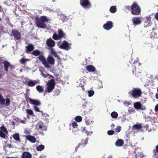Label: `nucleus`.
Masks as SVG:
<instances>
[{
	"instance_id": "17",
	"label": "nucleus",
	"mask_w": 158,
	"mask_h": 158,
	"mask_svg": "<svg viewBox=\"0 0 158 158\" xmlns=\"http://www.w3.org/2000/svg\"><path fill=\"white\" fill-rule=\"evenodd\" d=\"M132 22L134 26H137L140 24L142 22L140 18L134 17L132 19Z\"/></svg>"
},
{
	"instance_id": "16",
	"label": "nucleus",
	"mask_w": 158,
	"mask_h": 158,
	"mask_svg": "<svg viewBox=\"0 0 158 158\" xmlns=\"http://www.w3.org/2000/svg\"><path fill=\"white\" fill-rule=\"evenodd\" d=\"M113 27V23L111 21L107 22L106 23L103 25V27L106 30H109Z\"/></svg>"
},
{
	"instance_id": "30",
	"label": "nucleus",
	"mask_w": 158,
	"mask_h": 158,
	"mask_svg": "<svg viewBox=\"0 0 158 158\" xmlns=\"http://www.w3.org/2000/svg\"><path fill=\"white\" fill-rule=\"evenodd\" d=\"M44 145L41 144L38 146L36 148V149L38 151H41L44 149Z\"/></svg>"
},
{
	"instance_id": "60",
	"label": "nucleus",
	"mask_w": 158,
	"mask_h": 158,
	"mask_svg": "<svg viewBox=\"0 0 158 158\" xmlns=\"http://www.w3.org/2000/svg\"><path fill=\"white\" fill-rule=\"evenodd\" d=\"M137 61H135L134 62V64H137Z\"/></svg>"
},
{
	"instance_id": "2",
	"label": "nucleus",
	"mask_w": 158,
	"mask_h": 158,
	"mask_svg": "<svg viewBox=\"0 0 158 158\" xmlns=\"http://www.w3.org/2000/svg\"><path fill=\"white\" fill-rule=\"evenodd\" d=\"M51 19H49L46 16H42L40 18L38 17L36 18L35 23L38 27L44 29L47 27V25L45 22H48Z\"/></svg>"
},
{
	"instance_id": "50",
	"label": "nucleus",
	"mask_w": 158,
	"mask_h": 158,
	"mask_svg": "<svg viewBox=\"0 0 158 158\" xmlns=\"http://www.w3.org/2000/svg\"><path fill=\"white\" fill-rule=\"evenodd\" d=\"M6 147L9 148H13L12 145L10 144H7L6 145Z\"/></svg>"
},
{
	"instance_id": "14",
	"label": "nucleus",
	"mask_w": 158,
	"mask_h": 158,
	"mask_svg": "<svg viewBox=\"0 0 158 158\" xmlns=\"http://www.w3.org/2000/svg\"><path fill=\"white\" fill-rule=\"evenodd\" d=\"M134 107L137 110H145L146 108L145 106H142L141 104L139 102H137L134 104Z\"/></svg>"
},
{
	"instance_id": "42",
	"label": "nucleus",
	"mask_w": 158,
	"mask_h": 158,
	"mask_svg": "<svg viewBox=\"0 0 158 158\" xmlns=\"http://www.w3.org/2000/svg\"><path fill=\"white\" fill-rule=\"evenodd\" d=\"M121 127L120 126H118L115 128V130L116 132H119L121 130Z\"/></svg>"
},
{
	"instance_id": "6",
	"label": "nucleus",
	"mask_w": 158,
	"mask_h": 158,
	"mask_svg": "<svg viewBox=\"0 0 158 158\" xmlns=\"http://www.w3.org/2000/svg\"><path fill=\"white\" fill-rule=\"evenodd\" d=\"M58 34H57L56 33L53 34L52 38L54 40H58L61 39L62 38H65V34L63 32L61 29H58Z\"/></svg>"
},
{
	"instance_id": "41",
	"label": "nucleus",
	"mask_w": 158,
	"mask_h": 158,
	"mask_svg": "<svg viewBox=\"0 0 158 158\" xmlns=\"http://www.w3.org/2000/svg\"><path fill=\"white\" fill-rule=\"evenodd\" d=\"M72 126L73 128H75L77 127L78 125L76 122H74L72 124Z\"/></svg>"
},
{
	"instance_id": "5",
	"label": "nucleus",
	"mask_w": 158,
	"mask_h": 158,
	"mask_svg": "<svg viewBox=\"0 0 158 158\" xmlns=\"http://www.w3.org/2000/svg\"><path fill=\"white\" fill-rule=\"evenodd\" d=\"M131 13L134 15H139L141 12V9L136 2L133 3L131 6Z\"/></svg>"
},
{
	"instance_id": "25",
	"label": "nucleus",
	"mask_w": 158,
	"mask_h": 158,
	"mask_svg": "<svg viewBox=\"0 0 158 158\" xmlns=\"http://www.w3.org/2000/svg\"><path fill=\"white\" fill-rule=\"evenodd\" d=\"M142 128V126L141 124H135L133 126V130H140Z\"/></svg>"
},
{
	"instance_id": "27",
	"label": "nucleus",
	"mask_w": 158,
	"mask_h": 158,
	"mask_svg": "<svg viewBox=\"0 0 158 158\" xmlns=\"http://www.w3.org/2000/svg\"><path fill=\"white\" fill-rule=\"evenodd\" d=\"M37 83L36 81H30L27 83V85L29 86L32 87L35 85Z\"/></svg>"
},
{
	"instance_id": "55",
	"label": "nucleus",
	"mask_w": 158,
	"mask_h": 158,
	"mask_svg": "<svg viewBox=\"0 0 158 158\" xmlns=\"http://www.w3.org/2000/svg\"><path fill=\"white\" fill-rule=\"evenodd\" d=\"M126 7L128 10H129L131 8V7H130V6H127Z\"/></svg>"
},
{
	"instance_id": "46",
	"label": "nucleus",
	"mask_w": 158,
	"mask_h": 158,
	"mask_svg": "<svg viewBox=\"0 0 158 158\" xmlns=\"http://www.w3.org/2000/svg\"><path fill=\"white\" fill-rule=\"evenodd\" d=\"M148 127H149V126L148 124H146L143 127V128L145 129L146 130H148Z\"/></svg>"
},
{
	"instance_id": "32",
	"label": "nucleus",
	"mask_w": 158,
	"mask_h": 158,
	"mask_svg": "<svg viewBox=\"0 0 158 158\" xmlns=\"http://www.w3.org/2000/svg\"><path fill=\"white\" fill-rule=\"evenodd\" d=\"M153 152L154 156H156L158 154V144L155 147V149L153 150ZM157 158H158V155Z\"/></svg>"
},
{
	"instance_id": "61",
	"label": "nucleus",
	"mask_w": 158,
	"mask_h": 158,
	"mask_svg": "<svg viewBox=\"0 0 158 158\" xmlns=\"http://www.w3.org/2000/svg\"><path fill=\"white\" fill-rule=\"evenodd\" d=\"M2 77V74H0V78H1Z\"/></svg>"
},
{
	"instance_id": "9",
	"label": "nucleus",
	"mask_w": 158,
	"mask_h": 158,
	"mask_svg": "<svg viewBox=\"0 0 158 158\" xmlns=\"http://www.w3.org/2000/svg\"><path fill=\"white\" fill-rule=\"evenodd\" d=\"M0 137L4 138L6 139V135L8 134V132L6 128L3 126H2L0 127Z\"/></svg>"
},
{
	"instance_id": "22",
	"label": "nucleus",
	"mask_w": 158,
	"mask_h": 158,
	"mask_svg": "<svg viewBox=\"0 0 158 158\" xmlns=\"http://www.w3.org/2000/svg\"><path fill=\"white\" fill-rule=\"evenodd\" d=\"M124 143V142L123 139H119L116 142L115 145L117 147H120L122 146Z\"/></svg>"
},
{
	"instance_id": "11",
	"label": "nucleus",
	"mask_w": 158,
	"mask_h": 158,
	"mask_svg": "<svg viewBox=\"0 0 158 158\" xmlns=\"http://www.w3.org/2000/svg\"><path fill=\"white\" fill-rule=\"evenodd\" d=\"M88 139L87 138L85 139H82L81 143H80L76 147L75 149V152L77 151L78 149L79 148H82L85 147L86 144L87 143Z\"/></svg>"
},
{
	"instance_id": "34",
	"label": "nucleus",
	"mask_w": 158,
	"mask_h": 158,
	"mask_svg": "<svg viewBox=\"0 0 158 158\" xmlns=\"http://www.w3.org/2000/svg\"><path fill=\"white\" fill-rule=\"evenodd\" d=\"M116 6H111L110 7V11L111 13H114L116 11Z\"/></svg>"
},
{
	"instance_id": "63",
	"label": "nucleus",
	"mask_w": 158,
	"mask_h": 158,
	"mask_svg": "<svg viewBox=\"0 0 158 158\" xmlns=\"http://www.w3.org/2000/svg\"><path fill=\"white\" fill-rule=\"evenodd\" d=\"M41 157H42V156H40V158H41Z\"/></svg>"
},
{
	"instance_id": "64",
	"label": "nucleus",
	"mask_w": 158,
	"mask_h": 158,
	"mask_svg": "<svg viewBox=\"0 0 158 158\" xmlns=\"http://www.w3.org/2000/svg\"><path fill=\"white\" fill-rule=\"evenodd\" d=\"M69 125H70V126H71V124H69Z\"/></svg>"
},
{
	"instance_id": "1",
	"label": "nucleus",
	"mask_w": 158,
	"mask_h": 158,
	"mask_svg": "<svg viewBox=\"0 0 158 158\" xmlns=\"http://www.w3.org/2000/svg\"><path fill=\"white\" fill-rule=\"evenodd\" d=\"M38 58L46 68H51V65H54L55 63L54 58L51 56H48L46 59L44 56L41 55Z\"/></svg>"
},
{
	"instance_id": "8",
	"label": "nucleus",
	"mask_w": 158,
	"mask_h": 158,
	"mask_svg": "<svg viewBox=\"0 0 158 158\" xmlns=\"http://www.w3.org/2000/svg\"><path fill=\"white\" fill-rule=\"evenodd\" d=\"M80 5L85 9H89L91 7V4L89 0H80Z\"/></svg>"
},
{
	"instance_id": "26",
	"label": "nucleus",
	"mask_w": 158,
	"mask_h": 158,
	"mask_svg": "<svg viewBox=\"0 0 158 158\" xmlns=\"http://www.w3.org/2000/svg\"><path fill=\"white\" fill-rule=\"evenodd\" d=\"M41 52L38 50H36L34 51H33L32 53V55L37 56H40L41 54Z\"/></svg>"
},
{
	"instance_id": "57",
	"label": "nucleus",
	"mask_w": 158,
	"mask_h": 158,
	"mask_svg": "<svg viewBox=\"0 0 158 158\" xmlns=\"http://www.w3.org/2000/svg\"><path fill=\"white\" fill-rule=\"evenodd\" d=\"M48 76L52 78H54L51 75H50V74H49V75Z\"/></svg>"
},
{
	"instance_id": "49",
	"label": "nucleus",
	"mask_w": 158,
	"mask_h": 158,
	"mask_svg": "<svg viewBox=\"0 0 158 158\" xmlns=\"http://www.w3.org/2000/svg\"><path fill=\"white\" fill-rule=\"evenodd\" d=\"M155 110L156 111H158V104L156 106L155 108Z\"/></svg>"
},
{
	"instance_id": "40",
	"label": "nucleus",
	"mask_w": 158,
	"mask_h": 158,
	"mask_svg": "<svg viewBox=\"0 0 158 158\" xmlns=\"http://www.w3.org/2000/svg\"><path fill=\"white\" fill-rule=\"evenodd\" d=\"M114 133V131L113 130H109L107 131V134L109 135H112Z\"/></svg>"
},
{
	"instance_id": "56",
	"label": "nucleus",
	"mask_w": 158,
	"mask_h": 158,
	"mask_svg": "<svg viewBox=\"0 0 158 158\" xmlns=\"http://www.w3.org/2000/svg\"><path fill=\"white\" fill-rule=\"evenodd\" d=\"M86 106L85 105H82V107L83 108H85Z\"/></svg>"
},
{
	"instance_id": "48",
	"label": "nucleus",
	"mask_w": 158,
	"mask_h": 158,
	"mask_svg": "<svg viewBox=\"0 0 158 158\" xmlns=\"http://www.w3.org/2000/svg\"><path fill=\"white\" fill-rule=\"evenodd\" d=\"M9 67L11 70L15 68V65H12L10 64V65L9 66Z\"/></svg>"
},
{
	"instance_id": "7",
	"label": "nucleus",
	"mask_w": 158,
	"mask_h": 158,
	"mask_svg": "<svg viewBox=\"0 0 158 158\" xmlns=\"http://www.w3.org/2000/svg\"><path fill=\"white\" fill-rule=\"evenodd\" d=\"M47 91L50 93L54 89L55 85V82L54 79H52L48 81L47 84Z\"/></svg>"
},
{
	"instance_id": "31",
	"label": "nucleus",
	"mask_w": 158,
	"mask_h": 158,
	"mask_svg": "<svg viewBox=\"0 0 158 158\" xmlns=\"http://www.w3.org/2000/svg\"><path fill=\"white\" fill-rule=\"evenodd\" d=\"M82 132L86 134V135H91L93 133L92 131L89 132V131H88L86 129V127H83V129H82Z\"/></svg>"
},
{
	"instance_id": "33",
	"label": "nucleus",
	"mask_w": 158,
	"mask_h": 158,
	"mask_svg": "<svg viewBox=\"0 0 158 158\" xmlns=\"http://www.w3.org/2000/svg\"><path fill=\"white\" fill-rule=\"evenodd\" d=\"M37 90L40 93H42L44 91V89L40 85H38L36 87Z\"/></svg>"
},
{
	"instance_id": "21",
	"label": "nucleus",
	"mask_w": 158,
	"mask_h": 158,
	"mask_svg": "<svg viewBox=\"0 0 158 158\" xmlns=\"http://www.w3.org/2000/svg\"><path fill=\"white\" fill-rule=\"evenodd\" d=\"M31 154L28 152H24L22 155V158H31Z\"/></svg>"
},
{
	"instance_id": "62",
	"label": "nucleus",
	"mask_w": 158,
	"mask_h": 158,
	"mask_svg": "<svg viewBox=\"0 0 158 158\" xmlns=\"http://www.w3.org/2000/svg\"><path fill=\"white\" fill-rule=\"evenodd\" d=\"M41 112H42V115L43 116H44V114H43V112H42V111H41Z\"/></svg>"
},
{
	"instance_id": "4",
	"label": "nucleus",
	"mask_w": 158,
	"mask_h": 158,
	"mask_svg": "<svg viewBox=\"0 0 158 158\" xmlns=\"http://www.w3.org/2000/svg\"><path fill=\"white\" fill-rule=\"evenodd\" d=\"M142 93L141 89L138 88H133L128 93L129 96L134 99L139 98L141 97Z\"/></svg>"
},
{
	"instance_id": "53",
	"label": "nucleus",
	"mask_w": 158,
	"mask_h": 158,
	"mask_svg": "<svg viewBox=\"0 0 158 158\" xmlns=\"http://www.w3.org/2000/svg\"><path fill=\"white\" fill-rule=\"evenodd\" d=\"M85 123L87 125H89V122L88 121H85Z\"/></svg>"
},
{
	"instance_id": "54",
	"label": "nucleus",
	"mask_w": 158,
	"mask_h": 158,
	"mask_svg": "<svg viewBox=\"0 0 158 158\" xmlns=\"http://www.w3.org/2000/svg\"><path fill=\"white\" fill-rule=\"evenodd\" d=\"M20 122L22 123H25V121L24 120H21Z\"/></svg>"
},
{
	"instance_id": "47",
	"label": "nucleus",
	"mask_w": 158,
	"mask_h": 158,
	"mask_svg": "<svg viewBox=\"0 0 158 158\" xmlns=\"http://www.w3.org/2000/svg\"><path fill=\"white\" fill-rule=\"evenodd\" d=\"M155 18L158 21V12L156 13L155 15Z\"/></svg>"
},
{
	"instance_id": "43",
	"label": "nucleus",
	"mask_w": 158,
	"mask_h": 158,
	"mask_svg": "<svg viewBox=\"0 0 158 158\" xmlns=\"http://www.w3.org/2000/svg\"><path fill=\"white\" fill-rule=\"evenodd\" d=\"M34 108L35 111L38 112H41V111H40L39 108L38 107L36 106H34Z\"/></svg>"
},
{
	"instance_id": "3",
	"label": "nucleus",
	"mask_w": 158,
	"mask_h": 158,
	"mask_svg": "<svg viewBox=\"0 0 158 158\" xmlns=\"http://www.w3.org/2000/svg\"><path fill=\"white\" fill-rule=\"evenodd\" d=\"M46 44L49 48L51 54L54 55L58 60H60L61 59L60 56L57 55V53L54 49L52 48L55 45V42L51 38H50L46 40Z\"/></svg>"
},
{
	"instance_id": "59",
	"label": "nucleus",
	"mask_w": 158,
	"mask_h": 158,
	"mask_svg": "<svg viewBox=\"0 0 158 158\" xmlns=\"http://www.w3.org/2000/svg\"><path fill=\"white\" fill-rule=\"evenodd\" d=\"M138 64L139 66H140L141 64L140 63H138Z\"/></svg>"
},
{
	"instance_id": "38",
	"label": "nucleus",
	"mask_w": 158,
	"mask_h": 158,
	"mask_svg": "<svg viewBox=\"0 0 158 158\" xmlns=\"http://www.w3.org/2000/svg\"><path fill=\"white\" fill-rule=\"evenodd\" d=\"M27 59H24V58H22L19 60V62L21 63L22 64H24L26 63V62L28 60Z\"/></svg>"
},
{
	"instance_id": "39",
	"label": "nucleus",
	"mask_w": 158,
	"mask_h": 158,
	"mask_svg": "<svg viewBox=\"0 0 158 158\" xmlns=\"http://www.w3.org/2000/svg\"><path fill=\"white\" fill-rule=\"evenodd\" d=\"M94 91L91 90H89L88 91V96L89 97H91L94 94Z\"/></svg>"
},
{
	"instance_id": "58",
	"label": "nucleus",
	"mask_w": 158,
	"mask_h": 158,
	"mask_svg": "<svg viewBox=\"0 0 158 158\" xmlns=\"http://www.w3.org/2000/svg\"><path fill=\"white\" fill-rule=\"evenodd\" d=\"M6 158H15L14 157H6Z\"/></svg>"
},
{
	"instance_id": "29",
	"label": "nucleus",
	"mask_w": 158,
	"mask_h": 158,
	"mask_svg": "<svg viewBox=\"0 0 158 158\" xmlns=\"http://www.w3.org/2000/svg\"><path fill=\"white\" fill-rule=\"evenodd\" d=\"M13 138L17 141H20V138L19 135V133H16L13 135Z\"/></svg>"
},
{
	"instance_id": "15",
	"label": "nucleus",
	"mask_w": 158,
	"mask_h": 158,
	"mask_svg": "<svg viewBox=\"0 0 158 158\" xmlns=\"http://www.w3.org/2000/svg\"><path fill=\"white\" fill-rule=\"evenodd\" d=\"M59 47L61 49L67 50H68L70 48L69 43L65 40H64L63 41V43Z\"/></svg>"
},
{
	"instance_id": "13",
	"label": "nucleus",
	"mask_w": 158,
	"mask_h": 158,
	"mask_svg": "<svg viewBox=\"0 0 158 158\" xmlns=\"http://www.w3.org/2000/svg\"><path fill=\"white\" fill-rule=\"evenodd\" d=\"M12 32L15 40H19L20 39L21 37V34L17 30H12Z\"/></svg>"
},
{
	"instance_id": "51",
	"label": "nucleus",
	"mask_w": 158,
	"mask_h": 158,
	"mask_svg": "<svg viewBox=\"0 0 158 158\" xmlns=\"http://www.w3.org/2000/svg\"><path fill=\"white\" fill-rule=\"evenodd\" d=\"M157 91L158 93H156V94L155 96H156V98L157 99H158V88L157 89Z\"/></svg>"
},
{
	"instance_id": "24",
	"label": "nucleus",
	"mask_w": 158,
	"mask_h": 158,
	"mask_svg": "<svg viewBox=\"0 0 158 158\" xmlns=\"http://www.w3.org/2000/svg\"><path fill=\"white\" fill-rule=\"evenodd\" d=\"M87 71L89 72H94L96 71L95 67L92 65H89L86 67Z\"/></svg>"
},
{
	"instance_id": "52",
	"label": "nucleus",
	"mask_w": 158,
	"mask_h": 158,
	"mask_svg": "<svg viewBox=\"0 0 158 158\" xmlns=\"http://www.w3.org/2000/svg\"><path fill=\"white\" fill-rule=\"evenodd\" d=\"M139 156H138L136 154L134 156V157H133V158H139Z\"/></svg>"
},
{
	"instance_id": "23",
	"label": "nucleus",
	"mask_w": 158,
	"mask_h": 158,
	"mask_svg": "<svg viewBox=\"0 0 158 158\" xmlns=\"http://www.w3.org/2000/svg\"><path fill=\"white\" fill-rule=\"evenodd\" d=\"M3 64L4 67V70L6 73H7L8 68L10 65V63L7 61H4Z\"/></svg>"
},
{
	"instance_id": "10",
	"label": "nucleus",
	"mask_w": 158,
	"mask_h": 158,
	"mask_svg": "<svg viewBox=\"0 0 158 158\" xmlns=\"http://www.w3.org/2000/svg\"><path fill=\"white\" fill-rule=\"evenodd\" d=\"M10 103V100L9 98L4 99L2 95L0 94V104L2 105H5L6 106H8Z\"/></svg>"
},
{
	"instance_id": "20",
	"label": "nucleus",
	"mask_w": 158,
	"mask_h": 158,
	"mask_svg": "<svg viewBox=\"0 0 158 158\" xmlns=\"http://www.w3.org/2000/svg\"><path fill=\"white\" fill-rule=\"evenodd\" d=\"M26 139L32 143H35L36 142V138L31 135H27L26 136Z\"/></svg>"
},
{
	"instance_id": "19",
	"label": "nucleus",
	"mask_w": 158,
	"mask_h": 158,
	"mask_svg": "<svg viewBox=\"0 0 158 158\" xmlns=\"http://www.w3.org/2000/svg\"><path fill=\"white\" fill-rule=\"evenodd\" d=\"M26 52L27 53H29L32 51L34 49V47L33 45L31 44H29L26 47Z\"/></svg>"
},
{
	"instance_id": "18",
	"label": "nucleus",
	"mask_w": 158,
	"mask_h": 158,
	"mask_svg": "<svg viewBox=\"0 0 158 158\" xmlns=\"http://www.w3.org/2000/svg\"><path fill=\"white\" fill-rule=\"evenodd\" d=\"M30 103L31 104L34 105V106H37L40 105L41 102L39 100H35L34 99H32L31 98H29Z\"/></svg>"
},
{
	"instance_id": "44",
	"label": "nucleus",
	"mask_w": 158,
	"mask_h": 158,
	"mask_svg": "<svg viewBox=\"0 0 158 158\" xmlns=\"http://www.w3.org/2000/svg\"><path fill=\"white\" fill-rule=\"evenodd\" d=\"M42 74L43 77L44 78H46L49 75V74L48 73H47V74H44L43 72H42Z\"/></svg>"
},
{
	"instance_id": "35",
	"label": "nucleus",
	"mask_w": 158,
	"mask_h": 158,
	"mask_svg": "<svg viewBox=\"0 0 158 158\" xmlns=\"http://www.w3.org/2000/svg\"><path fill=\"white\" fill-rule=\"evenodd\" d=\"M111 117L113 118H116L118 117V114L115 111L112 112L111 114Z\"/></svg>"
},
{
	"instance_id": "12",
	"label": "nucleus",
	"mask_w": 158,
	"mask_h": 158,
	"mask_svg": "<svg viewBox=\"0 0 158 158\" xmlns=\"http://www.w3.org/2000/svg\"><path fill=\"white\" fill-rule=\"evenodd\" d=\"M36 127L40 131H45L47 130L46 127L45 126L44 123L41 122H39L37 123Z\"/></svg>"
},
{
	"instance_id": "45",
	"label": "nucleus",
	"mask_w": 158,
	"mask_h": 158,
	"mask_svg": "<svg viewBox=\"0 0 158 158\" xmlns=\"http://www.w3.org/2000/svg\"><path fill=\"white\" fill-rule=\"evenodd\" d=\"M136 66H133V70H132V72L133 73V74H135V73H136Z\"/></svg>"
},
{
	"instance_id": "28",
	"label": "nucleus",
	"mask_w": 158,
	"mask_h": 158,
	"mask_svg": "<svg viewBox=\"0 0 158 158\" xmlns=\"http://www.w3.org/2000/svg\"><path fill=\"white\" fill-rule=\"evenodd\" d=\"M151 17L150 16H148V17H146V20L145 22V23H148V24L147 25V26H149L150 25V23H151Z\"/></svg>"
},
{
	"instance_id": "36",
	"label": "nucleus",
	"mask_w": 158,
	"mask_h": 158,
	"mask_svg": "<svg viewBox=\"0 0 158 158\" xmlns=\"http://www.w3.org/2000/svg\"><path fill=\"white\" fill-rule=\"evenodd\" d=\"M75 120L77 122H80L82 120V118L81 116H77L75 118Z\"/></svg>"
},
{
	"instance_id": "37",
	"label": "nucleus",
	"mask_w": 158,
	"mask_h": 158,
	"mask_svg": "<svg viewBox=\"0 0 158 158\" xmlns=\"http://www.w3.org/2000/svg\"><path fill=\"white\" fill-rule=\"evenodd\" d=\"M26 111L27 113L28 114L30 115H33V114H34L33 112L31 110H30V109H26Z\"/></svg>"
}]
</instances>
